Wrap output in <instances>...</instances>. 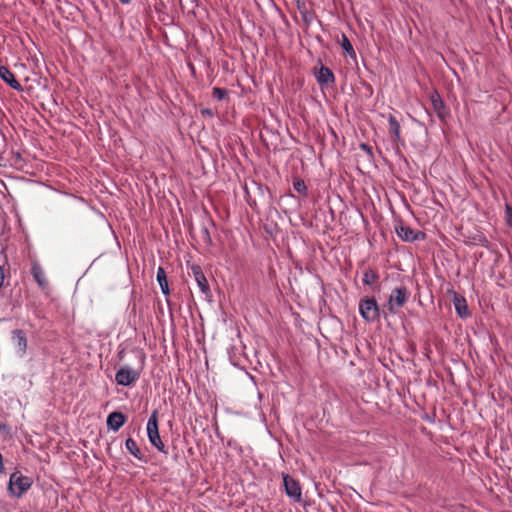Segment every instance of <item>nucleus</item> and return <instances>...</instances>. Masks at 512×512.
<instances>
[{
  "instance_id": "f257e3e1",
  "label": "nucleus",
  "mask_w": 512,
  "mask_h": 512,
  "mask_svg": "<svg viewBox=\"0 0 512 512\" xmlns=\"http://www.w3.org/2000/svg\"><path fill=\"white\" fill-rule=\"evenodd\" d=\"M32 484V478L24 476L20 471H15L10 475L7 489L11 497L19 499L31 488Z\"/></svg>"
},
{
  "instance_id": "f03ea898",
  "label": "nucleus",
  "mask_w": 512,
  "mask_h": 512,
  "mask_svg": "<svg viewBox=\"0 0 512 512\" xmlns=\"http://www.w3.org/2000/svg\"><path fill=\"white\" fill-rule=\"evenodd\" d=\"M409 297L410 291L407 287H396L391 291L388 301L384 307H386L390 314H397L399 309H401L407 303Z\"/></svg>"
},
{
  "instance_id": "7ed1b4c3",
  "label": "nucleus",
  "mask_w": 512,
  "mask_h": 512,
  "mask_svg": "<svg viewBox=\"0 0 512 512\" xmlns=\"http://www.w3.org/2000/svg\"><path fill=\"white\" fill-rule=\"evenodd\" d=\"M147 435L148 439L158 451L167 454L165 445L161 440L158 428V412L154 410L147 422Z\"/></svg>"
},
{
  "instance_id": "20e7f679",
  "label": "nucleus",
  "mask_w": 512,
  "mask_h": 512,
  "mask_svg": "<svg viewBox=\"0 0 512 512\" xmlns=\"http://www.w3.org/2000/svg\"><path fill=\"white\" fill-rule=\"evenodd\" d=\"M359 313L367 322H374L380 318V307L375 298L366 297L359 302Z\"/></svg>"
},
{
  "instance_id": "39448f33",
  "label": "nucleus",
  "mask_w": 512,
  "mask_h": 512,
  "mask_svg": "<svg viewBox=\"0 0 512 512\" xmlns=\"http://www.w3.org/2000/svg\"><path fill=\"white\" fill-rule=\"evenodd\" d=\"M282 478H283V485H284L286 495L293 502H296V503L301 502L302 488H301L299 481H297L296 479H294L293 477H291L288 474H282Z\"/></svg>"
},
{
  "instance_id": "423d86ee",
  "label": "nucleus",
  "mask_w": 512,
  "mask_h": 512,
  "mask_svg": "<svg viewBox=\"0 0 512 512\" xmlns=\"http://www.w3.org/2000/svg\"><path fill=\"white\" fill-rule=\"evenodd\" d=\"M139 378V372L125 365L115 374V381L121 386H130Z\"/></svg>"
},
{
  "instance_id": "0eeeda50",
  "label": "nucleus",
  "mask_w": 512,
  "mask_h": 512,
  "mask_svg": "<svg viewBox=\"0 0 512 512\" xmlns=\"http://www.w3.org/2000/svg\"><path fill=\"white\" fill-rule=\"evenodd\" d=\"M395 231L398 237L405 242H414L424 238V233L418 230H414L403 223L396 225Z\"/></svg>"
},
{
  "instance_id": "6e6552de",
  "label": "nucleus",
  "mask_w": 512,
  "mask_h": 512,
  "mask_svg": "<svg viewBox=\"0 0 512 512\" xmlns=\"http://www.w3.org/2000/svg\"><path fill=\"white\" fill-rule=\"evenodd\" d=\"M11 339L16 348L18 356L23 357L27 351V336L26 333L21 329H15L11 332Z\"/></svg>"
},
{
  "instance_id": "1a4fd4ad",
  "label": "nucleus",
  "mask_w": 512,
  "mask_h": 512,
  "mask_svg": "<svg viewBox=\"0 0 512 512\" xmlns=\"http://www.w3.org/2000/svg\"><path fill=\"white\" fill-rule=\"evenodd\" d=\"M430 101L439 119L443 122L446 121V119L450 116V113L437 91H434L431 94Z\"/></svg>"
},
{
  "instance_id": "9d476101",
  "label": "nucleus",
  "mask_w": 512,
  "mask_h": 512,
  "mask_svg": "<svg viewBox=\"0 0 512 512\" xmlns=\"http://www.w3.org/2000/svg\"><path fill=\"white\" fill-rule=\"evenodd\" d=\"M315 78L320 86H328L334 84L335 76L331 69L321 65L319 68H315Z\"/></svg>"
},
{
  "instance_id": "9b49d317",
  "label": "nucleus",
  "mask_w": 512,
  "mask_h": 512,
  "mask_svg": "<svg viewBox=\"0 0 512 512\" xmlns=\"http://www.w3.org/2000/svg\"><path fill=\"white\" fill-rule=\"evenodd\" d=\"M191 270L201 293H203L205 296H208L210 294V287L204 273L202 272L201 267L198 265H193Z\"/></svg>"
},
{
  "instance_id": "f8f14e48",
  "label": "nucleus",
  "mask_w": 512,
  "mask_h": 512,
  "mask_svg": "<svg viewBox=\"0 0 512 512\" xmlns=\"http://www.w3.org/2000/svg\"><path fill=\"white\" fill-rule=\"evenodd\" d=\"M0 78L12 89L22 91V85L16 80L13 72L6 66H0Z\"/></svg>"
},
{
  "instance_id": "ddd939ff",
  "label": "nucleus",
  "mask_w": 512,
  "mask_h": 512,
  "mask_svg": "<svg viewBox=\"0 0 512 512\" xmlns=\"http://www.w3.org/2000/svg\"><path fill=\"white\" fill-rule=\"evenodd\" d=\"M127 418L126 416L119 411L111 412L107 416V426L113 431H118L126 422Z\"/></svg>"
},
{
  "instance_id": "4468645a",
  "label": "nucleus",
  "mask_w": 512,
  "mask_h": 512,
  "mask_svg": "<svg viewBox=\"0 0 512 512\" xmlns=\"http://www.w3.org/2000/svg\"><path fill=\"white\" fill-rule=\"evenodd\" d=\"M31 273H32L34 280L36 281V283L42 290H45L48 288V280H47L46 275L39 263H37V262L33 263Z\"/></svg>"
},
{
  "instance_id": "2eb2a0df",
  "label": "nucleus",
  "mask_w": 512,
  "mask_h": 512,
  "mask_svg": "<svg viewBox=\"0 0 512 512\" xmlns=\"http://www.w3.org/2000/svg\"><path fill=\"white\" fill-rule=\"evenodd\" d=\"M388 123H389V131L394 136V142L399 143L401 141V136H400L401 128H400L399 122L393 115H390L388 118Z\"/></svg>"
},
{
  "instance_id": "dca6fc26",
  "label": "nucleus",
  "mask_w": 512,
  "mask_h": 512,
  "mask_svg": "<svg viewBox=\"0 0 512 512\" xmlns=\"http://www.w3.org/2000/svg\"><path fill=\"white\" fill-rule=\"evenodd\" d=\"M126 449L138 460L145 461L144 455L141 453L136 441L128 438L125 442Z\"/></svg>"
},
{
  "instance_id": "f3484780",
  "label": "nucleus",
  "mask_w": 512,
  "mask_h": 512,
  "mask_svg": "<svg viewBox=\"0 0 512 512\" xmlns=\"http://www.w3.org/2000/svg\"><path fill=\"white\" fill-rule=\"evenodd\" d=\"M157 281L159 283L162 293L164 295H168L170 291H169L166 272L163 267H158V269H157Z\"/></svg>"
},
{
  "instance_id": "a211bd4d",
  "label": "nucleus",
  "mask_w": 512,
  "mask_h": 512,
  "mask_svg": "<svg viewBox=\"0 0 512 512\" xmlns=\"http://www.w3.org/2000/svg\"><path fill=\"white\" fill-rule=\"evenodd\" d=\"M378 279H379L378 273L371 268L366 269L363 273L362 281L365 285L371 286V285L375 284L378 281Z\"/></svg>"
},
{
  "instance_id": "6ab92c4d",
  "label": "nucleus",
  "mask_w": 512,
  "mask_h": 512,
  "mask_svg": "<svg viewBox=\"0 0 512 512\" xmlns=\"http://www.w3.org/2000/svg\"><path fill=\"white\" fill-rule=\"evenodd\" d=\"M454 305L456 312L460 317H465L468 315L466 300L464 298H455Z\"/></svg>"
},
{
  "instance_id": "aec40b11",
  "label": "nucleus",
  "mask_w": 512,
  "mask_h": 512,
  "mask_svg": "<svg viewBox=\"0 0 512 512\" xmlns=\"http://www.w3.org/2000/svg\"><path fill=\"white\" fill-rule=\"evenodd\" d=\"M341 47L349 54V55H355V51H354V48L351 44V42L349 41L348 37L345 35V34H342V37H341Z\"/></svg>"
},
{
  "instance_id": "412c9836",
  "label": "nucleus",
  "mask_w": 512,
  "mask_h": 512,
  "mask_svg": "<svg viewBox=\"0 0 512 512\" xmlns=\"http://www.w3.org/2000/svg\"><path fill=\"white\" fill-rule=\"evenodd\" d=\"M294 190L299 194L306 195L307 187L302 179H296L293 183Z\"/></svg>"
},
{
  "instance_id": "4be33fe9",
  "label": "nucleus",
  "mask_w": 512,
  "mask_h": 512,
  "mask_svg": "<svg viewBox=\"0 0 512 512\" xmlns=\"http://www.w3.org/2000/svg\"><path fill=\"white\" fill-rule=\"evenodd\" d=\"M226 94V90L222 88L214 87L212 90V96L218 100H222Z\"/></svg>"
},
{
  "instance_id": "5701e85b",
  "label": "nucleus",
  "mask_w": 512,
  "mask_h": 512,
  "mask_svg": "<svg viewBox=\"0 0 512 512\" xmlns=\"http://www.w3.org/2000/svg\"><path fill=\"white\" fill-rule=\"evenodd\" d=\"M505 215L508 226L512 228V206L506 205Z\"/></svg>"
},
{
  "instance_id": "b1692460",
  "label": "nucleus",
  "mask_w": 512,
  "mask_h": 512,
  "mask_svg": "<svg viewBox=\"0 0 512 512\" xmlns=\"http://www.w3.org/2000/svg\"><path fill=\"white\" fill-rule=\"evenodd\" d=\"M360 149L362 151H364L365 153H367L370 157L373 156V152H372V147L366 143H361L360 144Z\"/></svg>"
},
{
  "instance_id": "393cba45",
  "label": "nucleus",
  "mask_w": 512,
  "mask_h": 512,
  "mask_svg": "<svg viewBox=\"0 0 512 512\" xmlns=\"http://www.w3.org/2000/svg\"><path fill=\"white\" fill-rule=\"evenodd\" d=\"M3 281H4V272H3V268L0 266V288L3 285Z\"/></svg>"
},
{
  "instance_id": "a878e982",
  "label": "nucleus",
  "mask_w": 512,
  "mask_h": 512,
  "mask_svg": "<svg viewBox=\"0 0 512 512\" xmlns=\"http://www.w3.org/2000/svg\"><path fill=\"white\" fill-rule=\"evenodd\" d=\"M201 113H202L203 115H208V116H212V115H213V113H212V111H211L210 109H203V110L201 111Z\"/></svg>"
},
{
  "instance_id": "bb28decb",
  "label": "nucleus",
  "mask_w": 512,
  "mask_h": 512,
  "mask_svg": "<svg viewBox=\"0 0 512 512\" xmlns=\"http://www.w3.org/2000/svg\"><path fill=\"white\" fill-rule=\"evenodd\" d=\"M4 470V465H3V461H2V454L0 453V473H2Z\"/></svg>"
},
{
  "instance_id": "cd10ccee",
  "label": "nucleus",
  "mask_w": 512,
  "mask_h": 512,
  "mask_svg": "<svg viewBox=\"0 0 512 512\" xmlns=\"http://www.w3.org/2000/svg\"><path fill=\"white\" fill-rule=\"evenodd\" d=\"M120 2H122L123 4H128L130 3L131 0H119Z\"/></svg>"
}]
</instances>
